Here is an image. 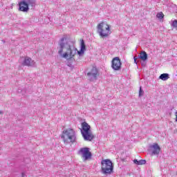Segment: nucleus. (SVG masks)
I'll use <instances>...</instances> for the list:
<instances>
[{"instance_id": "obj_1", "label": "nucleus", "mask_w": 177, "mask_h": 177, "mask_svg": "<svg viewBox=\"0 0 177 177\" xmlns=\"http://www.w3.org/2000/svg\"><path fill=\"white\" fill-rule=\"evenodd\" d=\"M58 50V54L59 56L62 57L64 59H73L75 55H79V56H82L85 51L80 50L78 51L77 48L74 46L73 42L68 41L67 37H62L58 41V46L57 48Z\"/></svg>"}, {"instance_id": "obj_2", "label": "nucleus", "mask_w": 177, "mask_h": 177, "mask_svg": "<svg viewBox=\"0 0 177 177\" xmlns=\"http://www.w3.org/2000/svg\"><path fill=\"white\" fill-rule=\"evenodd\" d=\"M61 139H62L64 145L75 143V142H77V133L71 128L66 129L63 131Z\"/></svg>"}, {"instance_id": "obj_3", "label": "nucleus", "mask_w": 177, "mask_h": 177, "mask_svg": "<svg viewBox=\"0 0 177 177\" xmlns=\"http://www.w3.org/2000/svg\"><path fill=\"white\" fill-rule=\"evenodd\" d=\"M81 133L84 140L87 142H92L95 138L93 133H92V131H91V126L86 122L82 123Z\"/></svg>"}, {"instance_id": "obj_4", "label": "nucleus", "mask_w": 177, "mask_h": 177, "mask_svg": "<svg viewBox=\"0 0 177 177\" xmlns=\"http://www.w3.org/2000/svg\"><path fill=\"white\" fill-rule=\"evenodd\" d=\"M102 174L104 175H111L114 170L113 162L109 159L103 160L101 162Z\"/></svg>"}, {"instance_id": "obj_5", "label": "nucleus", "mask_w": 177, "mask_h": 177, "mask_svg": "<svg viewBox=\"0 0 177 177\" xmlns=\"http://www.w3.org/2000/svg\"><path fill=\"white\" fill-rule=\"evenodd\" d=\"M97 32L100 37H109L110 35V26L104 22H102L97 25Z\"/></svg>"}, {"instance_id": "obj_6", "label": "nucleus", "mask_w": 177, "mask_h": 177, "mask_svg": "<svg viewBox=\"0 0 177 177\" xmlns=\"http://www.w3.org/2000/svg\"><path fill=\"white\" fill-rule=\"evenodd\" d=\"M78 154L82 158L83 161H88L92 158V152L88 147H82L78 151Z\"/></svg>"}, {"instance_id": "obj_7", "label": "nucleus", "mask_w": 177, "mask_h": 177, "mask_svg": "<svg viewBox=\"0 0 177 177\" xmlns=\"http://www.w3.org/2000/svg\"><path fill=\"white\" fill-rule=\"evenodd\" d=\"M22 66H27L28 67H37V64L32 59L28 57H21L19 60Z\"/></svg>"}, {"instance_id": "obj_8", "label": "nucleus", "mask_w": 177, "mask_h": 177, "mask_svg": "<svg viewBox=\"0 0 177 177\" xmlns=\"http://www.w3.org/2000/svg\"><path fill=\"white\" fill-rule=\"evenodd\" d=\"M121 59L120 57H115L112 59L111 68L114 71H120L121 70Z\"/></svg>"}, {"instance_id": "obj_9", "label": "nucleus", "mask_w": 177, "mask_h": 177, "mask_svg": "<svg viewBox=\"0 0 177 177\" xmlns=\"http://www.w3.org/2000/svg\"><path fill=\"white\" fill-rule=\"evenodd\" d=\"M97 68H93L90 72L87 73L88 80L89 81L93 82L97 80Z\"/></svg>"}, {"instance_id": "obj_10", "label": "nucleus", "mask_w": 177, "mask_h": 177, "mask_svg": "<svg viewBox=\"0 0 177 177\" xmlns=\"http://www.w3.org/2000/svg\"><path fill=\"white\" fill-rule=\"evenodd\" d=\"M151 149H152L151 156H158V154H160V151H161V148L157 143L151 145Z\"/></svg>"}, {"instance_id": "obj_11", "label": "nucleus", "mask_w": 177, "mask_h": 177, "mask_svg": "<svg viewBox=\"0 0 177 177\" xmlns=\"http://www.w3.org/2000/svg\"><path fill=\"white\" fill-rule=\"evenodd\" d=\"M19 10L21 12H28L30 10V8H28V3H27V1L23 0L19 3Z\"/></svg>"}, {"instance_id": "obj_12", "label": "nucleus", "mask_w": 177, "mask_h": 177, "mask_svg": "<svg viewBox=\"0 0 177 177\" xmlns=\"http://www.w3.org/2000/svg\"><path fill=\"white\" fill-rule=\"evenodd\" d=\"M138 58L145 62V60L147 59V53L146 51L141 52L140 55H138Z\"/></svg>"}, {"instance_id": "obj_13", "label": "nucleus", "mask_w": 177, "mask_h": 177, "mask_svg": "<svg viewBox=\"0 0 177 177\" xmlns=\"http://www.w3.org/2000/svg\"><path fill=\"white\" fill-rule=\"evenodd\" d=\"M160 80H162V81H167V80H169V74L168 73H162L159 77Z\"/></svg>"}, {"instance_id": "obj_14", "label": "nucleus", "mask_w": 177, "mask_h": 177, "mask_svg": "<svg viewBox=\"0 0 177 177\" xmlns=\"http://www.w3.org/2000/svg\"><path fill=\"white\" fill-rule=\"evenodd\" d=\"M134 164H136V165H145V164H146V160H138L137 159H135L133 160Z\"/></svg>"}, {"instance_id": "obj_15", "label": "nucleus", "mask_w": 177, "mask_h": 177, "mask_svg": "<svg viewBox=\"0 0 177 177\" xmlns=\"http://www.w3.org/2000/svg\"><path fill=\"white\" fill-rule=\"evenodd\" d=\"M26 2L28 3V6H32V8H34V6H35V1L34 0H28Z\"/></svg>"}, {"instance_id": "obj_16", "label": "nucleus", "mask_w": 177, "mask_h": 177, "mask_svg": "<svg viewBox=\"0 0 177 177\" xmlns=\"http://www.w3.org/2000/svg\"><path fill=\"white\" fill-rule=\"evenodd\" d=\"M170 26L174 28H177V20H171L170 23Z\"/></svg>"}, {"instance_id": "obj_17", "label": "nucleus", "mask_w": 177, "mask_h": 177, "mask_svg": "<svg viewBox=\"0 0 177 177\" xmlns=\"http://www.w3.org/2000/svg\"><path fill=\"white\" fill-rule=\"evenodd\" d=\"M86 49V46H85V42L84 41V40H82V41H81V48H80V50L85 51Z\"/></svg>"}, {"instance_id": "obj_18", "label": "nucleus", "mask_w": 177, "mask_h": 177, "mask_svg": "<svg viewBox=\"0 0 177 177\" xmlns=\"http://www.w3.org/2000/svg\"><path fill=\"white\" fill-rule=\"evenodd\" d=\"M156 17H158V19H163L164 18V14L160 12L157 14Z\"/></svg>"}, {"instance_id": "obj_19", "label": "nucleus", "mask_w": 177, "mask_h": 177, "mask_svg": "<svg viewBox=\"0 0 177 177\" xmlns=\"http://www.w3.org/2000/svg\"><path fill=\"white\" fill-rule=\"evenodd\" d=\"M145 93V92L143 91V90L142 89V87H140V91H139V97H142V96H143V94Z\"/></svg>"}, {"instance_id": "obj_20", "label": "nucleus", "mask_w": 177, "mask_h": 177, "mask_svg": "<svg viewBox=\"0 0 177 177\" xmlns=\"http://www.w3.org/2000/svg\"><path fill=\"white\" fill-rule=\"evenodd\" d=\"M17 92H18V93H22V95H24V90H21V89L19 88L17 90Z\"/></svg>"}, {"instance_id": "obj_21", "label": "nucleus", "mask_w": 177, "mask_h": 177, "mask_svg": "<svg viewBox=\"0 0 177 177\" xmlns=\"http://www.w3.org/2000/svg\"><path fill=\"white\" fill-rule=\"evenodd\" d=\"M133 59H134V63H136V64H138V62H136V60H138V59H139V57L135 56L133 57Z\"/></svg>"}, {"instance_id": "obj_22", "label": "nucleus", "mask_w": 177, "mask_h": 177, "mask_svg": "<svg viewBox=\"0 0 177 177\" xmlns=\"http://www.w3.org/2000/svg\"><path fill=\"white\" fill-rule=\"evenodd\" d=\"M69 67H71V68H74V66H73L72 64H68V65Z\"/></svg>"}, {"instance_id": "obj_23", "label": "nucleus", "mask_w": 177, "mask_h": 177, "mask_svg": "<svg viewBox=\"0 0 177 177\" xmlns=\"http://www.w3.org/2000/svg\"><path fill=\"white\" fill-rule=\"evenodd\" d=\"M175 115H176V122H177V111L175 113Z\"/></svg>"}, {"instance_id": "obj_24", "label": "nucleus", "mask_w": 177, "mask_h": 177, "mask_svg": "<svg viewBox=\"0 0 177 177\" xmlns=\"http://www.w3.org/2000/svg\"><path fill=\"white\" fill-rule=\"evenodd\" d=\"M1 114H2V111H0V115H1Z\"/></svg>"}, {"instance_id": "obj_25", "label": "nucleus", "mask_w": 177, "mask_h": 177, "mask_svg": "<svg viewBox=\"0 0 177 177\" xmlns=\"http://www.w3.org/2000/svg\"><path fill=\"white\" fill-rule=\"evenodd\" d=\"M22 177H24V174H22Z\"/></svg>"}]
</instances>
